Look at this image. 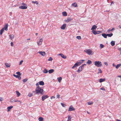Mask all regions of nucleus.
I'll return each mask as SVG.
<instances>
[{"instance_id":"0e129e2a","label":"nucleus","mask_w":121,"mask_h":121,"mask_svg":"<svg viewBox=\"0 0 121 121\" xmlns=\"http://www.w3.org/2000/svg\"><path fill=\"white\" fill-rule=\"evenodd\" d=\"M118 49L119 51H121V48H119Z\"/></svg>"},{"instance_id":"603ef678","label":"nucleus","mask_w":121,"mask_h":121,"mask_svg":"<svg viewBox=\"0 0 121 121\" xmlns=\"http://www.w3.org/2000/svg\"><path fill=\"white\" fill-rule=\"evenodd\" d=\"M97 33V34H99V33H100L101 32V31H97L96 30Z\"/></svg>"},{"instance_id":"5fc2aeb1","label":"nucleus","mask_w":121,"mask_h":121,"mask_svg":"<svg viewBox=\"0 0 121 121\" xmlns=\"http://www.w3.org/2000/svg\"><path fill=\"white\" fill-rule=\"evenodd\" d=\"M3 99L2 97H0V101H1L3 100Z\"/></svg>"},{"instance_id":"5701e85b","label":"nucleus","mask_w":121,"mask_h":121,"mask_svg":"<svg viewBox=\"0 0 121 121\" xmlns=\"http://www.w3.org/2000/svg\"><path fill=\"white\" fill-rule=\"evenodd\" d=\"M102 35L104 38H107V34H106L105 33L103 34H102Z\"/></svg>"},{"instance_id":"680f3d73","label":"nucleus","mask_w":121,"mask_h":121,"mask_svg":"<svg viewBox=\"0 0 121 121\" xmlns=\"http://www.w3.org/2000/svg\"><path fill=\"white\" fill-rule=\"evenodd\" d=\"M110 31H111V30H110V29H108V30H107V32L108 33H109V32Z\"/></svg>"},{"instance_id":"58836bf2","label":"nucleus","mask_w":121,"mask_h":121,"mask_svg":"<svg viewBox=\"0 0 121 121\" xmlns=\"http://www.w3.org/2000/svg\"><path fill=\"white\" fill-rule=\"evenodd\" d=\"M104 46L103 44H101L100 45V49H102L104 48Z\"/></svg>"},{"instance_id":"338daca9","label":"nucleus","mask_w":121,"mask_h":121,"mask_svg":"<svg viewBox=\"0 0 121 121\" xmlns=\"http://www.w3.org/2000/svg\"><path fill=\"white\" fill-rule=\"evenodd\" d=\"M114 4V2H113V1H112V2H111V4Z\"/></svg>"},{"instance_id":"2eb2a0df","label":"nucleus","mask_w":121,"mask_h":121,"mask_svg":"<svg viewBox=\"0 0 121 121\" xmlns=\"http://www.w3.org/2000/svg\"><path fill=\"white\" fill-rule=\"evenodd\" d=\"M13 107V106H10L8 107H7V111L8 112H9L10 110Z\"/></svg>"},{"instance_id":"9d476101","label":"nucleus","mask_w":121,"mask_h":121,"mask_svg":"<svg viewBox=\"0 0 121 121\" xmlns=\"http://www.w3.org/2000/svg\"><path fill=\"white\" fill-rule=\"evenodd\" d=\"M84 61V60H80L79 62H78L77 63L79 66Z\"/></svg>"},{"instance_id":"39448f33","label":"nucleus","mask_w":121,"mask_h":121,"mask_svg":"<svg viewBox=\"0 0 121 121\" xmlns=\"http://www.w3.org/2000/svg\"><path fill=\"white\" fill-rule=\"evenodd\" d=\"M49 96L46 95H44L42 97V101H44L45 99L48 98Z\"/></svg>"},{"instance_id":"c85d7f7f","label":"nucleus","mask_w":121,"mask_h":121,"mask_svg":"<svg viewBox=\"0 0 121 121\" xmlns=\"http://www.w3.org/2000/svg\"><path fill=\"white\" fill-rule=\"evenodd\" d=\"M5 65L7 68L9 67L10 66V65L9 64L6 63H5Z\"/></svg>"},{"instance_id":"f03ea898","label":"nucleus","mask_w":121,"mask_h":121,"mask_svg":"<svg viewBox=\"0 0 121 121\" xmlns=\"http://www.w3.org/2000/svg\"><path fill=\"white\" fill-rule=\"evenodd\" d=\"M95 65L97 67H100L102 65V63L101 62L98 61H96L95 62Z\"/></svg>"},{"instance_id":"09e8293b","label":"nucleus","mask_w":121,"mask_h":121,"mask_svg":"<svg viewBox=\"0 0 121 121\" xmlns=\"http://www.w3.org/2000/svg\"><path fill=\"white\" fill-rule=\"evenodd\" d=\"M23 62V60H21L20 62V63H19V65H21L22 63V62Z\"/></svg>"},{"instance_id":"052dcab7","label":"nucleus","mask_w":121,"mask_h":121,"mask_svg":"<svg viewBox=\"0 0 121 121\" xmlns=\"http://www.w3.org/2000/svg\"><path fill=\"white\" fill-rule=\"evenodd\" d=\"M112 66H113V67H116V65H115V63H113L112 64Z\"/></svg>"},{"instance_id":"c9c22d12","label":"nucleus","mask_w":121,"mask_h":121,"mask_svg":"<svg viewBox=\"0 0 121 121\" xmlns=\"http://www.w3.org/2000/svg\"><path fill=\"white\" fill-rule=\"evenodd\" d=\"M98 72L97 73H102V71L101 70V69H98Z\"/></svg>"},{"instance_id":"a211bd4d","label":"nucleus","mask_w":121,"mask_h":121,"mask_svg":"<svg viewBox=\"0 0 121 121\" xmlns=\"http://www.w3.org/2000/svg\"><path fill=\"white\" fill-rule=\"evenodd\" d=\"M79 66L78 64L77 63H75L74 66L72 67V69H73L75 67L76 68L78 66Z\"/></svg>"},{"instance_id":"4be33fe9","label":"nucleus","mask_w":121,"mask_h":121,"mask_svg":"<svg viewBox=\"0 0 121 121\" xmlns=\"http://www.w3.org/2000/svg\"><path fill=\"white\" fill-rule=\"evenodd\" d=\"M111 44L112 46H114L115 44V42L113 41H112L111 42Z\"/></svg>"},{"instance_id":"864d4df0","label":"nucleus","mask_w":121,"mask_h":121,"mask_svg":"<svg viewBox=\"0 0 121 121\" xmlns=\"http://www.w3.org/2000/svg\"><path fill=\"white\" fill-rule=\"evenodd\" d=\"M104 64L106 66H107L108 65V63L106 62H105L104 63Z\"/></svg>"},{"instance_id":"cd10ccee","label":"nucleus","mask_w":121,"mask_h":121,"mask_svg":"<svg viewBox=\"0 0 121 121\" xmlns=\"http://www.w3.org/2000/svg\"><path fill=\"white\" fill-rule=\"evenodd\" d=\"M72 5L74 6L75 7H76L77 6V4L75 3H73L72 4Z\"/></svg>"},{"instance_id":"a878e982","label":"nucleus","mask_w":121,"mask_h":121,"mask_svg":"<svg viewBox=\"0 0 121 121\" xmlns=\"http://www.w3.org/2000/svg\"><path fill=\"white\" fill-rule=\"evenodd\" d=\"M43 118L41 117H40L39 119L38 120L39 121H43Z\"/></svg>"},{"instance_id":"bf43d9fd","label":"nucleus","mask_w":121,"mask_h":121,"mask_svg":"<svg viewBox=\"0 0 121 121\" xmlns=\"http://www.w3.org/2000/svg\"><path fill=\"white\" fill-rule=\"evenodd\" d=\"M13 99H11L10 100V101L11 102H14V101H13Z\"/></svg>"},{"instance_id":"6e6552de","label":"nucleus","mask_w":121,"mask_h":121,"mask_svg":"<svg viewBox=\"0 0 121 121\" xmlns=\"http://www.w3.org/2000/svg\"><path fill=\"white\" fill-rule=\"evenodd\" d=\"M8 25L7 23L5 24V25L4 26V27L3 28H4V30L7 31L8 30Z\"/></svg>"},{"instance_id":"4468645a","label":"nucleus","mask_w":121,"mask_h":121,"mask_svg":"<svg viewBox=\"0 0 121 121\" xmlns=\"http://www.w3.org/2000/svg\"><path fill=\"white\" fill-rule=\"evenodd\" d=\"M13 75L15 77L17 78H18L19 79H21V77L19 76L18 75H16L15 74H13Z\"/></svg>"},{"instance_id":"37998d69","label":"nucleus","mask_w":121,"mask_h":121,"mask_svg":"<svg viewBox=\"0 0 121 121\" xmlns=\"http://www.w3.org/2000/svg\"><path fill=\"white\" fill-rule=\"evenodd\" d=\"M76 38L79 40L81 39V37L80 36H77L76 37Z\"/></svg>"},{"instance_id":"6ab92c4d","label":"nucleus","mask_w":121,"mask_h":121,"mask_svg":"<svg viewBox=\"0 0 121 121\" xmlns=\"http://www.w3.org/2000/svg\"><path fill=\"white\" fill-rule=\"evenodd\" d=\"M68 119L67 121H71V116L70 115H69L68 116Z\"/></svg>"},{"instance_id":"c03bdc74","label":"nucleus","mask_w":121,"mask_h":121,"mask_svg":"<svg viewBox=\"0 0 121 121\" xmlns=\"http://www.w3.org/2000/svg\"><path fill=\"white\" fill-rule=\"evenodd\" d=\"M16 73L18 74L17 75H19V76H21V73L19 72H17Z\"/></svg>"},{"instance_id":"ea45409f","label":"nucleus","mask_w":121,"mask_h":121,"mask_svg":"<svg viewBox=\"0 0 121 121\" xmlns=\"http://www.w3.org/2000/svg\"><path fill=\"white\" fill-rule=\"evenodd\" d=\"M87 103L89 105H91L93 104V102L92 101H90L87 102Z\"/></svg>"},{"instance_id":"aec40b11","label":"nucleus","mask_w":121,"mask_h":121,"mask_svg":"<svg viewBox=\"0 0 121 121\" xmlns=\"http://www.w3.org/2000/svg\"><path fill=\"white\" fill-rule=\"evenodd\" d=\"M121 64H118L117 65H116V68L117 69H118L121 66Z\"/></svg>"},{"instance_id":"f257e3e1","label":"nucleus","mask_w":121,"mask_h":121,"mask_svg":"<svg viewBox=\"0 0 121 121\" xmlns=\"http://www.w3.org/2000/svg\"><path fill=\"white\" fill-rule=\"evenodd\" d=\"M43 91V89H42L39 86H38L35 89V91H33V92L34 93L35 92V94H39L42 95L44 94Z\"/></svg>"},{"instance_id":"20e7f679","label":"nucleus","mask_w":121,"mask_h":121,"mask_svg":"<svg viewBox=\"0 0 121 121\" xmlns=\"http://www.w3.org/2000/svg\"><path fill=\"white\" fill-rule=\"evenodd\" d=\"M43 41V40L42 39H39V41L37 42V43L38 45V46H40L42 44Z\"/></svg>"},{"instance_id":"e433bc0d","label":"nucleus","mask_w":121,"mask_h":121,"mask_svg":"<svg viewBox=\"0 0 121 121\" xmlns=\"http://www.w3.org/2000/svg\"><path fill=\"white\" fill-rule=\"evenodd\" d=\"M43 72L44 73H47L48 72V71L46 69H45L43 70Z\"/></svg>"},{"instance_id":"1a4fd4ad","label":"nucleus","mask_w":121,"mask_h":121,"mask_svg":"<svg viewBox=\"0 0 121 121\" xmlns=\"http://www.w3.org/2000/svg\"><path fill=\"white\" fill-rule=\"evenodd\" d=\"M38 53L43 56H44L45 54V53L44 51H39L38 52Z\"/></svg>"},{"instance_id":"393cba45","label":"nucleus","mask_w":121,"mask_h":121,"mask_svg":"<svg viewBox=\"0 0 121 121\" xmlns=\"http://www.w3.org/2000/svg\"><path fill=\"white\" fill-rule=\"evenodd\" d=\"M54 71V70L53 69H51L49 70L48 72L49 73H53Z\"/></svg>"},{"instance_id":"7c9ffc66","label":"nucleus","mask_w":121,"mask_h":121,"mask_svg":"<svg viewBox=\"0 0 121 121\" xmlns=\"http://www.w3.org/2000/svg\"><path fill=\"white\" fill-rule=\"evenodd\" d=\"M62 78L61 77H59L57 78V79H58V81L60 83L61 82V81L62 80Z\"/></svg>"},{"instance_id":"79ce46f5","label":"nucleus","mask_w":121,"mask_h":121,"mask_svg":"<svg viewBox=\"0 0 121 121\" xmlns=\"http://www.w3.org/2000/svg\"><path fill=\"white\" fill-rule=\"evenodd\" d=\"M33 95L32 94L30 93L28 95V96H29V97H31Z\"/></svg>"},{"instance_id":"2f4dec72","label":"nucleus","mask_w":121,"mask_h":121,"mask_svg":"<svg viewBox=\"0 0 121 121\" xmlns=\"http://www.w3.org/2000/svg\"><path fill=\"white\" fill-rule=\"evenodd\" d=\"M4 31V28H2L0 30V34L1 35H2Z\"/></svg>"},{"instance_id":"3c124183","label":"nucleus","mask_w":121,"mask_h":121,"mask_svg":"<svg viewBox=\"0 0 121 121\" xmlns=\"http://www.w3.org/2000/svg\"><path fill=\"white\" fill-rule=\"evenodd\" d=\"M60 95H59L58 94H57V98H60Z\"/></svg>"},{"instance_id":"c756f323","label":"nucleus","mask_w":121,"mask_h":121,"mask_svg":"<svg viewBox=\"0 0 121 121\" xmlns=\"http://www.w3.org/2000/svg\"><path fill=\"white\" fill-rule=\"evenodd\" d=\"M16 92L17 95V97H18L20 95V93L18 91H16Z\"/></svg>"},{"instance_id":"bb28decb","label":"nucleus","mask_w":121,"mask_h":121,"mask_svg":"<svg viewBox=\"0 0 121 121\" xmlns=\"http://www.w3.org/2000/svg\"><path fill=\"white\" fill-rule=\"evenodd\" d=\"M9 36L10 37V39H13L14 37V35L13 34L10 35Z\"/></svg>"},{"instance_id":"49530a36","label":"nucleus","mask_w":121,"mask_h":121,"mask_svg":"<svg viewBox=\"0 0 121 121\" xmlns=\"http://www.w3.org/2000/svg\"><path fill=\"white\" fill-rule=\"evenodd\" d=\"M53 60V59H52V58L51 57H50L49 58V59H48V61H52V60Z\"/></svg>"},{"instance_id":"e2e57ef3","label":"nucleus","mask_w":121,"mask_h":121,"mask_svg":"<svg viewBox=\"0 0 121 121\" xmlns=\"http://www.w3.org/2000/svg\"><path fill=\"white\" fill-rule=\"evenodd\" d=\"M53 98H55V97H54L53 96H52V97H51V99H52Z\"/></svg>"},{"instance_id":"dca6fc26","label":"nucleus","mask_w":121,"mask_h":121,"mask_svg":"<svg viewBox=\"0 0 121 121\" xmlns=\"http://www.w3.org/2000/svg\"><path fill=\"white\" fill-rule=\"evenodd\" d=\"M97 28V26H96L94 25L92 27L91 29V30H95L96 28Z\"/></svg>"},{"instance_id":"4d7b16f0","label":"nucleus","mask_w":121,"mask_h":121,"mask_svg":"<svg viewBox=\"0 0 121 121\" xmlns=\"http://www.w3.org/2000/svg\"><path fill=\"white\" fill-rule=\"evenodd\" d=\"M81 71L80 70L78 69L77 71V72L78 73H79Z\"/></svg>"},{"instance_id":"f704fd0d","label":"nucleus","mask_w":121,"mask_h":121,"mask_svg":"<svg viewBox=\"0 0 121 121\" xmlns=\"http://www.w3.org/2000/svg\"><path fill=\"white\" fill-rule=\"evenodd\" d=\"M113 35V34L112 33L110 34H107V36L109 37L112 36Z\"/></svg>"},{"instance_id":"a19ab883","label":"nucleus","mask_w":121,"mask_h":121,"mask_svg":"<svg viewBox=\"0 0 121 121\" xmlns=\"http://www.w3.org/2000/svg\"><path fill=\"white\" fill-rule=\"evenodd\" d=\"M13 101H14V102H20V104H21V101H19V100H16V99H14Z\"/></svg>"},{"instance_id":"13d9d810","label":"nucleus","mask_w":121,"mask_h":121,"mask_svg":"<svg viewBox=\"0 0 121 121\" xmlns=\"http://www.w3.org/2000/svg\"><path fill=\"white\" fill-rule=\"evenodd\" d=\"M61 105L63 107H64V104H63L62 103H61Z\"/></svg>"},{"instance_id":"412c9836","label":"nucleus","mask_w":121,"mask_h":121,"mask_svg":"<svg viewBox=\"0 0 121 121\" xmlns=\"http://www.w3.org/2000/svg\"><path fill=\"white\" fill-rule=\"evenodd\" d=\"M39 84L40 85L43 86L44 85V83L43 82L41 81L39 82Z\"/></svg>"},{"instance_id":"6e6d98bb","label":"nucleus","mask_w":121,"mask_h":121,"mask_svg":"<svg viewBox=\"0 0 121 121\" xmlns=\"http://www.w3.org/2000/svg\"><path fill=\"white\" fill-rule=\"evenodd\" d=\"M13 43L12 42L11 43V45L12 46H13Z\"/></svg>"},{"instance_id":"f3484780","label":"nucleus","mask_w":121,"mask_h":121,"mask_svg":"<svg viewBox=\"0 0 121 121\" xmlns=\"http://www.w3.org/2000/svg\"><path fill=\"white\" fill-rule=\"evenodd\" d=\"M105 80V78H100L99 80V82L100 83L104 82Z\"/></svg>"},{"instance_id":"0eeeda50","label":"nucleus","mask_w":121,"mask_h":121,"mask_svg":"<svg viewBox=\"0 0 121 121\" xmlns=\"http://www.w3.org/2000/svg\"><path fill=\"white\" fill-rule=\"evenodd\" d=\"M72 19L70 17H69L67 18V19L65 20L64 21L65 22H69L70 21L72 20Z\"/></svg>"},{"instance_id":"69168bd1","label":"nucleus","mask_w":121,"mask_h":121,"mask_svg":"<svg viewBox=\"0 0 121 121\" xmlns=\"http://www.w3.org/2000/svg\"><path fill=\"white\" fill-rule=\"evenodd\" d=\"M114 28H113L111 30H111V31H112V30H114Z\"/></svg>"},{"instance_id":"9b49d317","label":"nucleus","mask_w":121,"mask_h":121,"mask_svg":"<svg viewBox=\"0 0 121 121\" xmlns=\"http://www.w3.org/2000/svg\"><path fill=\"white\" fill-rule=\"evenodd\" d=\"M19 8L22 9H26L27 8V7L26 6H20Z\"/></svg>"},{"instance_id":"b1692460","label":"nucleus","mask_w":121,"mask_h":121,"mask_svg":"<svg viewBox=\"0 0 121 121\" xmlns=\"http://www.w3.org/2000/svg\"><path fill=\"white\" fill-rule=\"evenodd\" d=\"M84 68V67L83 66H81L79 67L78 69H79L81 71H82L83 70Z\"/></svg>"},{"instance_id":"473e14b6","label":"nucleus","mask_w":121,"mask_h":121,"mask_svg":"<svg viewBox=\"0 0 121 121\" xmlns=\"http://www.w3.org/2000/svg\"><path fill=\"white\" fill-rule=\"evenodd\" d=\"M62 15L64 16H67V13L66 12H62Z\"/></svg>"},{"instance_id":"a18cd8bd","label":"nucleus","mask_w":121,"mask_h":121,"mask_svg":"<svg viewBox=\"0 0 121 121\" xmlns=\"http://www.w3.org/2000/svg\"><path fill=\"white\" fill-rule=\"evenodd\" d=\"M32 2L34 4L36 3V4H38V2L37 1H32Z\"/></svg>"},{"instance_id":"de8ad7c7","label":"nucleus","mask_w":121,"mask_h":121,"mask_svg":"<svg viewBox=\"0 0 121 121\" xmlns=\"http://www.w3.org/2000/svg\"><path fill=\"white\" fill-rule=\"evenodd\" d=\"M27 80V79H24L23 80V81L24 82H26Z\"/></svg>"},{"instance_id":"423d86ee","label":"nucleus","mask_w":121,"mask_h":121,"mask_svg":"<svg viewBox=\"0 0 121 121\" xmlns=\"http://www.w3.org/2000/svg\"><path fill=\"white\" fill-rule=\"evenodd\" d=\"M75 110V108H73L72 105L70 106L68 109V111H74Z\"/></svg>"},{"instance_id":"4c0bfd02","label":"nucleus","mask_w":121,"mask_h":121,"mask_svg":"<svg viewBox=\"0 0 121 121\" xmlns=\"http://www.w3.org/2000/svg\"><path fill=\"white\" fill-rule=\"evenodd\" d=\"M86 63L89 64H91L92 62L91 60H88Z\"/></svg>"},{"instance_id":"72a5a7b5","label":"nucleus","mask_w":121,"mask_h":121,"mask_svg":"<svg viewBox=\"0 0 121 121\" xmlns=\"http://www.w3.org/2000/svg\"><path fill=\"white\" fill-rule=\"evenodd\" d=\"M92 32L95 35H96V34H97L96 30H93L92 31Z\"/></svg>"},{"instance_id":"8fccbe9b","label":"nucleus","mask_w":121,"mask_h":121,"mask_svg":"<svg viewBox=\"0 0 121 121\" xmlns=\"http://www.w3.org/2000/svg\"><path fill=\"white\" fill-rule=\"evenodd\" d=\"M100 89L104 91H105V89L104 87L101 88H100Z\"/></svg>"},{"instance_id":"ddd939ff","label":"nucleus","mask_w":121,"mask_h":121,"mask_svg":"<svg viewBox=\"0 0 121 121\" xmlns=\"http://www.w3.org/2000/svg\"><path fill=\"white\" fill-rule=\"evenodd\" d=\"M58 55L60 56L62 58L64 59H66V56H64L63 54L60 53L58 54Z\"/></svg>"},{"instance_id":"f8f14e48","label":"nucleus","mask_w":121,"mask_h":121,"mask_svg":"<svg viewBox=\"0 0 121 121\" xmlns=\"http://www.w3.org/2000/svg\"><path fill=\"white\" fill-rule=\"evenodd\" d=\"M66 26V24H64L61 26L60 28L62 30H64Z\"/></svg>"},{"instance_id":"774afa93","label":"nucleus","mask_w":121,"mask_h":121,"mask_svg":"<svg viewBox=\"0 0 121 121\" xmlns=\"http://www.w3.org/2000/svg\"><path fill=\"white\" fill-rule=\"evenodd\" d=\"M116 121H121V120H119V119H117L116 120Z\"/></svg>"},{"instance_id":"7ed1b4c3","label":"nucleus","mask_w":121,"mask_h":121,"mask_svg":"<svg viewBox=\"0 0 121 121\" xmlns=\"http://www.w3.org/2000/svg\"><path fill=\"white\" fill-rule=\"evenodd\" d=\"M84 51L89 55H92L93 54V52L90 49H88L84 50Z\"/></svg>"}]
</instances>
